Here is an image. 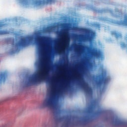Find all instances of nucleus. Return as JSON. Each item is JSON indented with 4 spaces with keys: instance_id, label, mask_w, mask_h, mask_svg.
<instances>
[{
    "instance_id": "f257e3e1",
    "label": "nucleus",
    "mask_w": 127,
    "mask_h": 127,
    "mask_svg": "<svg viewBox=\"0 0 127 127\" xmlns=\"http://www.w3.org/2000/svg\"><path fill=\"white\" fill-rule=\"evenodd\" d=\"M41 71L33 77L30 76L29 77V81L27 84V86H32L35 85L38 81H40L41 79H43L44 77H47L49 74V70H50V66L46 63H41Z\"/></svg>"
},
{
    "instance_id": "f03ea898",
    "label": "nucleus",
    "mask_w": 127,
    "mask_h": 127,
    "mask_svg": "<svg viewBox=\"0 0 127 127\" xmlns=\"http://www.w3.org/2000/svg\"><path fill=\"white\" fill-rule=\"evenodd\" d=\"M95 110H96V101L94 100L91 102L90 104L88 105L87 108L85 111L86 115L84 117L79 118V120L82 121L83 125H87L91 119L93 118L94 115H96Z\"/></svg>"
},
{
    "instance_id": "7ed1b4c3",
    "label": "nucleus",
    "mask_w": 127,
    "mask_h": 127,
    "mask_svg": "<svg viewBox=\"0 0 127 127\" xmlns=\"http://www.w3.org/2000/svg\"><path fill=\"white\" fill-rule=\"evenodd\" d=\"M44 107H48L54 110V113L56 116H60L63 111L61 110L60 107L55 105V101L54 100V97L51 95L49 98H47L43 104Z\"/></svg>"
},
{
    "instance_id": "20e7f679",
    "label": "nucleus",
    "mask_w": 127,
    "mask_h": 127,
    "mask_svg": "<svg viewBox=\"0 0 127 127\" xmlns=\"http://www.w3.org/2000/svg\"><path fill=\"white\" fill-rule=\"evenodd\" d=\"M63 34L62 46L56 51V52L58 54H62L65 51V49L69 46V33L65 30Z\"/></svg>"
},
{
    "instance_id": "39448f33",
    "label": "nucleus",
    "mask_w": 127,
    "mask_h": 127,
    "mask_svg": "<svg viewBox=\"0 0 127 127\" xmlns=\"http://www.w3.org/2000/svg\"><path fill=\"white\" fill-rule=\"evenodd\" d=\"M49 38L45 36H40L37 38V41L39 42L40 46L42 53H44L46 49L49 47Z\"/></svg>"
},
{
    "instance_id": "423d86ee",
    "label": "nucleus",
    "mask_w": 127,
    "mask_h": 127,
    "mask_svg": "<svg viewBox=\"0 0 127 127\" xmlns=\"http://www.w3.org/2000/svg\"><path fill=\"white\" fill-rule=\"evenodd\" d=\"M31 37H24L22 38L20 40L15 44V48L16 49H19V48H22L23 47H25L27 46L31 41Z\"/></svg>"
},
{
    "instance_id": "0eeeda50",
    "label": "nucleus",
    "mask_w": 127,
    "mask_h": 127,
    "mask_svg": "<svg viewBox=\"0 0 127 127\" xmlns=\"http://www.w3.org/2000/svg\"><path fill=\"white\" fill-rule=\"evenodd\" d=\"M84 32H85L87 34L85 35H78L81 40H84V41H89L90 42L93 41V39H94V34H93V32L88 29H84Z\"/></svg>"
},
{
    "instance_id": "6e6552de",
    "label": "nucleus",
    "mask_w": 127,
    "mask_h": 127,
    "mask_svg": "<svg viewBox=\"0 0 127 127\" xmlns=\"http://www.w3.org/2000/svg\"><path fill=\"white\" fill-rule=\"evenodd\" d=\"M84 71V65L81 64L79 67V70L76 71L74 74V79L75 81H78V82H81L82 79H83V75L82 74Z\"/></svg>"
},
{
    "instance_id": "1a4fd4ad",
    "label": "nucleus",
    "mask_w": 127,
    "mask_h": 127,
    "mask_svg": "<svg viewBox=\"0 0 127 127\" xmlns=\"http://www.w3.org/2000/svg\"><path fill=\"white\" fill-rule=\"evenodd\" d=\"M109 81H110V78L107 76V75H104L100 79L99 81L96 82V85L99 88H101L102 86H104V87H105V86L109 83Z\"/></svg>"
},
{
    "instance_id": "9d476101",
    "label": "nucleus",
    "mask_w": 127,
    "mask_h": 127,
    "mask_svg": "<svg viewBox=\"0 0 127 127\" xmlns=\"http://www.w3.org/2000/svg\"><path fill=\"white\" fill-rule=\"evenodd\" d=\"M81 86L86 94H88V95L90 96V97H93V90L92 89V88L89 87V85H88V84L84 82L83 83H81Z\"/></svg>"
},
{
    "instance_id": "9b49d317",
    "label": "nucleus",
    "mask_w": 127,
    "mask_h": 127,
    "mask_svg": "<svg viewBox=\"0 0 127 127\" xmlns=\"http://www.w3.org/2000/svg\"><path fill=\"white\" fill-rule=\"evenodd\" d=\"M58 121L60 122H62V121H65V124H64L65 127H69L71 124V118L69 116H63V117H60L58 119Z\"/></svg>"
},
{
    "instance_id": "f8f14e48",
    "label": "nucleus",
    "mask_w": 127,
    "mask_h": 127,
    "mask_svg": "<svg viewBox=\"0 0 127 127\" xmlns=\"http://www.w3.org/2000/svg\"><path fill=\"white\" fill-rule=\"evenodd\" d=\"M55 2V0H36L35 3L37 5H40L41 4H51Z\"/></svg>"
},
{
    "instance_id": "ddd939ff",
    "label": "nucleus",
    "mask_w": 127,
    "mask_h": 127,
    "mask_svg": "<svg viewBox=\"0 0 127 127\" xmlns=\"http://www.w3.org/2000/svg\"><path fill=\"white\" fill-rule=\"evenodd\" d=\"M115 123L116 126H127V122L121 121L119 119H116Z\"/></svg>"
},
{
    "instance_id": "4468645a",
    "label": "nucleus",
    "mask_w": 127,
    "mask_h": 127,
    "mask_svg": "<svg viewBox=\"0 0 127 127\" xmlns=\"http://www.w3.org/2000/svg\"><path fill=\"white\" fill-rule=\"evenodd\" d=\"M92 55L94 57H97V58H101L102 56V53L100 51L95 50V52L92 53Z\"/></svg>"
},
{
    "instance_id": "2eb2a0df",
    "label": "nucleus",
    "mask_w": 127,
    "mask_h": 127,
    "mask_svg": "<svg viewBox=\"0 0 127 127\" xmlns=\"http://www.w3.org/2000/svg\"><path fill=\"white\" fill-rule=\"evenodd\" d=\"M6 79V74L3 72L0 73V82H5Z\"/></svg>"
},
{
    "instance_id": "dca6fc26",
    "label": "nucleus",
    "mask_w": 127,
    "mask_h": 127,
    "mask_svg": "<svg viewBox=\"0 0 127 127\" xmlns=\"http://www.w3.org/2000/svg\"><path fill=\"white\" fill-rule=\"evenodd\" d=\"M74 47H75L76 51L77 52H82V50H83V46L81 45H74Z\"/></svg>"
},
{
    "instance_id": "f3484780",
    "label": "nucleus",
    "mask_w": 127,
    "mask_h": 127,
    "mask_svg": "<svg viewBox=\"0 0 127 127\" xmlns=\"http://www.w3.org/2000/svg\"><path fill=\"white\" fill-rule=\"evenodd\" d=\"M112 35H115L116 38H119V37H122V34L120 33L117 32V31H112Z\"/></svg>"
},
{
    "instance_id": "a211bd4d",
    "label": "nucleus",
    "mask_w": 127,
    "mask_h": 127,
    "mask_svg": "<svg viewBox=\"0 0 127 127\" xmlns=\"http://www.w3.org/2000/svg\"><path fill=\"white\" fill-rule=\"evenodd\" d=\"M120 25H126L127 26V16L125 17L124 21H122L119 23Z\"/></svg>"
},
{
    "instance_id": "6ab92c4d",
    "label": "nucleus",
    "mask_w": 127,
    "mask_h": 127,
    "mask_svg": "<svg viewBox=\"0 0 127 127\" xmlns=\"http://www.w3.org/2000/svg\"><path fill=\"white\" fill-rule=\"evenodd\" d=\"M69 83H70V80L67 79L66 81V82L64 83L62 85V89H66L67 87H68V85H69Z\"/></svg>"
},
{
    "instance_id": "aec40b11",
    "label": "nucleus",
    "mask_w": 127,
    "mask_h": 127,
    "mask_svg": "<svg viewBox=\"0 0 127 127\" xmlns=\"http://www.w3.org/2000/svg\"><path fill=\"white\" fill-rule=\"evenodd\" d=\"M11 126H12V123L11 122H8L5 124L0 126V127H11Z\"/></svg>"
},
{
    "instance_id": "412c9836",
    "label": "nucleus",
    "mask_w": 127,
    "mask_h": 127,
    "mask_svg": "<svg viewBox=\"0 0 127 127\" xmlns=\"http://www.w3.org/2000/svg\"><path fill=\"white\" fill-rule=\"evenodd\" d=\"M8 33H9V32L8 31H0V35L8 34Z\"/></svg>"
},
{
    "instance_id": "4be33fe9",
    "label": "nucleus",
    "mask_w": 127,
    "mask_h": 127,
    "mask_svg": "<svg viewBox=\"0 0 127 127\" xmlns=\"http://www.w3.org/2000/svg\"><path fill=\"white\" fill-rule=\"evenodd\" d=\"M51 30H52V27H49V28L47 30V31H48V32H51Z\"/></svg>"
},
{
    "instance_id": "5701e85b",
    "label": "nucleus",
    "mask_w": 127,
    "mask_h": 127,
    "mask_svg": "<svg viewBox=\"0 0 127 127\" xmlns=\"http://www.w3.org/2000/svg\"><path fill=\"white\" fill-rule=\"evenodd\" d=\"M96 27H97V28H100V27H101V25L99 24H96L95 25Z\"/></svg>"
},
{
    "instance_id": "b1692460",
    "label": "nucleus",
    "mask_w": 127,
    "mask_h": 127,
    "mask_svg": "<svg viewBox=\"0 0 127 127\" xmlns=\"http://www.w3.org/2000/svg\"><path fill=\"white\" fill-rule=\"evenodd\" d=\"M23 2H24V3H26L27 2V0H22Z\"/></svg>"
},
{
    "instance_id": "393cba45",
    "label": "nucleus",
    "mask_w": 127,
    "mask_h": 127,
    "mask_svg": "<svg viewBox=\"0 0 127 127\" xmlns=\"http://www.w3.org/2000/svg\"><path fill=\"white\" fill-rule=\"evenodd\" d=\"M3 25H4L0 24V27H2V26H3Z\"/></svg>"
},
{
    "instance_id": "a878e982",
    "label": "nucleus",
    "mask_w": 127,
    "mask_h": 127,
    "mask_svg": "<svg viewBox=\"0 0 127 127\" xmlns=\"http://www.w3.org/2000/svg\"><path fill=\"white\" fill-rule=\"evenodd\" d=\"M75 35H76V36H78V35H77V34H76Z\"/></svg>"
},
{
    "instance_id": "bb28decb",
    "label": "nucleus",
    "mask_w": 127,
    "mask_h": 127,
    "mask_svg": "<svg viewBox=\"0 0 127 127\" xmlns=\"http://www.w3.org/2000/svg\"><path fill=\"white\" fill-rule=\"evenodd\" d=\"M124 46H126V45H124Z\"/></svg>"
}]
</instances>
